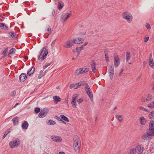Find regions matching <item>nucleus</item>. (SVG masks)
Returning <instances> with one entry per match:
<instances>
[{"label":"nucleus","mask_w":154,"mask_h":154,"mask_svg":"<svg viewBox=\"0 0 154 154\" xmlns=\"http://www.w3.org/2000/svg\"><path fill=\"white\" fill-rule=\"evenodd\" d=\"M40 52V54L38 57V60H41L43 61L47 56L48 53V50L46 48V47L45 46L42 48Z\"/></svg>","instance_id":"obj_1"},{"label":"nucleus","mask_w":154,"mask_h":154,"mask_svg":"<svg viewBox=\"0 0 154 154\" xmlns=\"http://www.w3.org/2000/svg\"><path fill=\"white\" fill-rule=\"evenodd\" d=\"M81 143L79 139L77 136L74 137L73 139V146L76 152H79L80 150Z\"/></svg>","instance_id":"obj_2"},{"label":"nucleus","mask_w":154,"mask_h":154,"mask_svg":"<svg viewBox=\"0 0 154 154\" xmlns=\"http://www.w3.org/2000/svg\"><path fill=\"white\" fill-rule=\"evenodd\" d=\"M122 18L126 20L127 22L130 23L132 21V16L131 13L127 12H124L122 14Z\"/></svg>","instance_id":"obj_3"},{"label":"nucleus","mask_w":154,"mask_h":154,"mask_svg":"<svg viewBox=\"0 0 154 154\" xmlns=\"http://www.w3.org/2000/svg\"><path fill=\"white\" fill-rule=\"evenodd\" d=\"M20 144V140L19 138H16L10 142L9 146L11 148H15L18 147Z\"/></svg>","instance_id":"obj_4"},{"label":"nucleus","mask_w":154,"mask_h":154,"mask_svg":"<svg viewBox=\"0 0 154 154\" xmlns=\"http://www.w3.org/2000/svg\"><path fill=\"white\" fill-rule=\"evenodd\" d=\"M86 85V87H85L86 93L91 101H92L93 100V99L92 91L89 85Z\"/></svg>","instance_id":"obj_5"},{"label":"nucleus","mask_w":154,"mask_h":154,"mask_svg":"<svg viewBox=\"0 0 154 154\" xmlns=\"http://www.w3.org/2000/svg\"><path fill=\"white\" fill-rule=\"evenodd\" d=\"M89 69L88 68H83L76 70L75 72L76 75H79L81 74H84L88 71Z\"/></svg>","instance_id":"obj_6"},{"label":"nucleus","mask_w":154,"mask_h":154,"mask_svg":"<svg viewBox=\"0 0 154 154\" xmlns=\"http://www.w3.org/2000/svg\"><path fill=\"white\" fill-rule=\"evenodd\" d=\"M71 15V13H63L62 14L61 16L60 20L61 21H65L70 17Z\"/></svg>","instance_id":"obj_7"},{"label":"nucleus","mask_w":154,"mask_h":154,"mask_svg":"<svg viewBox=\"0 0 154 154\" xmlns=\"http://www.w3.org/2000/svg\"><path fill=\"white\" fill-rule=\"evenodd\" d=\"M48 111V108H44L41 110L38 116L39 118H43L47 115Z\"/></svg>","instance_id":"obj_8"},{"label":"nucleus","mask_w":154,"mask_h":154,"mask_svg":"<svg viewBox=\"0 0 154 154\" xmlns=\"http://www.w3.org/2000/svg\"><path fill=\"white\" fill-rule=\"evenodd\" d=\"M152 98V95L147 94L142 97V101L143 102H148L151 101Z\"/></svg>","instance_id":"obj_9"},{"label":"nucleus","mask_w":154,"mask_h":154,"mask_svg":"<svg viewBox=\"0 0 154 154\" xmlns=\"http://www.w3.org/2000/svg\"><path fill=\"white\" fill-rule=\"evenodd\" d=\"M108 71L109 78L111 80H112L113 78L114 74V67L113 66H110Z\"/></svg>","instance_id":"obj_10"},{"label":"nucleus","mask_w":154,"mask_h":154,"mask_svg":"<svg viewBox=\"0 0 154 154\" xmlns=\"http://www.w3.org/2000/svg\"><path fill=\"white\" fill-rule=\"evenodd\" d=\"M51 138L53 141L56 142H61L62 140L61 137L58 136L52 135L51 137Z\"/></svg>","instance_id":"obj_11"},{"label":"nucleus","mask_w":154,"mask_h":154,"mask_svg":"<svg viewBox=\"0 0 154 154\" xmlns=\"http://www.w3.org/2000/svg\"><path fill=\"white\" fill-rule=\"evenodd\" d=\"M136 150V153L139 154H143V152L144 149V148L141 145H139L135 148Z\"/></svg>","instance_id":"obj_12"},{"label":"nucleus","mask_w":154,"mask_h":154,"mask_svg":"<svg viewBox=\"0 0 154 154\" xmlns=\"http://www.w3.org/2000/svg\"><path fill=\"white\" fill-rule=\"evenodd\" d=\"M74 45L72 40H70L66 41L64 46L66 48H70Z\"/></svg>","instance_id":"obj_13"},{"label":"nucleus","mask_w":154,"mask_h":154,"mask_svg":"<svg viewBox=\"0 0 154 154\" xmlns=\"http://www.w3.org/2000/svg\"><path fill=\"white\" fill-rule=\"evenodd\" d=\"M74 45L75 44H80L83 43L84 39L81 38H74L72 40Z\"/></svg>","instance_id":"obj_14"},{"label":"nucleus","mask_w":154,"mask_h":154,"mask_svg":"<svg viewBox=\"0 0 154 154\" xmlns=\"http://www.w3.org/2000/svg\"><path fill=\"white\" fill-rule=\"evenodd\" d=\"M114 66L115 68H117L120 63V60L118 57L115 56L114 57Z\"/></svg>","instance_id":"obj_15"},{"label":"nucleus","mask_w":154,"mask_h":154,"mask_svg":"<svg viewBox=\"0 0 154 154\" xmlns=\"http://www.w3.org/2000/svg\"><path fill=\"white\" fill-rule=\"evenodd\" d=\"M27 76L26 73H22L19 77L20 81L21 82H24L26 79Z\"/></svg>","instance_id":"obj_16"},{"label":"nucleus","mask_w":154,"mask_h":154,"mask_svg":"<svg viewBox=\"0 0 154 154\" xmlns=\"http://www.w3.org/2000/svg\"><path fill=\"white\" fill-rule=\"evenodd\" d=\"M35 68L34 66H32L29 69L27 72V74L29 76H30L33 74L35 72Z\"/></svg>","instance_id":"obj_17"},{"label":"nucleus","mask_w":154,"mask_h":154,"mask_svg":"<svg viewBox=\"0 0 154 154\" xmlns=\"http://www.w3.org/2000/svg\"><path fill=\"white\" fill-rule=\"evenodd\" d=\"M91 67L92 72L94 73H95L96 70V64L94 61H92L91 64Z\"/></svg>","instance_id":"obj_18"},{"label":"nucleus","mask_w":154,"mask_h":154,"mask_svg":"<svg viewBox=\"0 0 154 154\" xmlns=\"http://www.w3.org/2000/svg\"><path fill=\"white\" fill-rule=\"evenodd\" d=\"M19 117L17 116L14 117L12 120L15 126H17L19 124Z\"/></svg>","instance_id":"obj_19"},{"label":"nucleus","mask_w":154,"mask_h":154,"mask_svg":"<svg viewBox=\"0 0 154 154\" xmlns=\"http://www.w3.org/2000/svg\"><path fill=\"white\" fill-rule=\"evenodd\" d=\"M149 131L147 133V134H149V135L151 136H154V128H149Z\"/></svg>","instance_id":"obj_20"},{"label":"nucleus","mask_w":154,"mask_h":154,"mask_svg":"<svg viewBox=\"0 0 154 154\" xmlns=\"http://www.w3.org/2000/svg\"><path fill=\"white\" fill-rule=\"evenodd\" d=\"M64 6V3L62 1H59L58 3L57 7L60 11Z\"/></svg>","instance_id":"obj_21"},{"label":"nucleus","mask_w":154,"mask_h":154,"mask_svg":"<svg viewBox=\"0 0 154 154\" xmlns=\"http://www.w3.org/2000/svg\"><path fill=\"white\" fill-rule=\"evenodd\" d=\"M0 27L4 30H8L9 29L8 27L3 23H0Z\"/></svg>","instance_id":"obj_22"},{"label":"nucleus","mask_w":154,"mask_h":154,"mask_svg":"<svg viewBox=\"0 0 154 154\" xmlns=\"http://www.w3.org/2000/svg\"><path fill=\"white\" fill-rule=\"evenodd\" d=\"M116 118L120 122H121L123 120V117L122 115H116L115 116Z\"/></svg>","instance_id":"obj_23"},{"label":"nucleus","mask_w":154,"mask_h":154,"mask_svg":"<svg viewBox=\"0 0 154 154\" xmlns=\"http://www.w3.org/2000/svg\"><path fill=\"white\" fill-rule=\"evenodd\" d=\"M83 48V46H82L80 47H77L76 48V50L77 53V57H78V56L79 55L80 52L81 51H82Z\"/></svg>","instance_id":"obj_24"},{"label":"nucleus","mask_w":154,"mask_h":154,"mask_svg":"<svg viewBox=\"0 0 154 154\" xmlns=\"http://www.w3.org/2000/svg\"><path fill=\"white\" fill-rule=\"evenodd\" d=\"M78 84V87H80L81 86H85V87H86V85H88L87 83H86L85 82H79L76 83V84Z\"/></svg>","instance_id":"obj_25"},{"label":"nucleus","mask_w":154,"mask_h":154,"mask_svg":"<svg viewBox=\"0 0 154 154\" xmlns=\"http://www.w3.org/2000/svg\"><path fill=\"white\" fill-rule=\"evenodd\" d=\"M140 121L141 125H144L146 123V121L145 118L143 117H141L140 118Z\"/></svg>","instance_id":"obj_26"},{"label":"nucleus","mask_w":154,"mask_h":154,"mask_svg":"<svg viewBox=\"0 0 154 154\" xmlns=\"http://www.w3.org/2000/svg\"><path fill=\"white\" fill-rule=\"evenodd\" d=\"M28 126V122L27 121H24L22 125V127L23 129H26Z\"/></svg>","instance_id":"obj_27"},{"label":"nucleus","mask_w":154,"mask_h":154,"mask_svg":"<svg viewBox=\"0 0 154 154\" xmlns=\"http://www.w3.org/2000/svg\"><path fill=\"white\" fill-rule=\"evenodd\" d=\"M60 117L61 119H62V120L64 121L65 122H69V121L68 119L67 118V117L66 116H65L63 115H61L60 116Z\"/></svg>","instance_id":"obj_28"},{"label":"nucleus","mask_w":154,"mask_h":154,"mask_svg":"<svg viewBox=\"0 0 154 154\" xmlns=\"http://www.w3.org/2000/svg\"><path fill=\"white\" fill-rule=\"evenodd\" d=\"M149 136L148 134H144L142 135V139L144 140H146L148 139Z\"/></svg>","instance_id":"obj_29"},{"label":"nucleus","mask_w":154,"mask_h":154,"mask_svg":"<svg viewBox=\"0 0 154 154\" xmlns=\"http://www.w3.org/2000/svg\"><path fill=\"white\" fill-rule=\"evenodd\" d=\"M53 98L54 100L57 102H60L61 100V99L59 97L57 96H54Z\"/></svg>","instance_id":"obj_30"},{"label":"nucleus","mask_w":154,"mask_h":154,"mask_svg":"<svg viewBox=\"0 0 154 154\" xmlns=\"http://www.w3.org/2000/svg\"><path fill=\"white\" fill-rule=\"evenodd\" d=\"M131 57V56L130 54V52L128 51L127 52L126 55V61L127 62H128V60H130Z\"/></svg>","instance_id":"obj_31"},{"label":"nucleus","mask_w":154,"mask_h":154,"mask_svg":"<svg viewBox=\"0 0 154 154\" xmlns=\"http://www.w3.org/2000/svg\"><path fill=\"white\" fill-rule=\"evenodd\" d=\"M47 124L51 125H54L56 124V122L50 119L48 120Z\"/></svg>","instance_id":"obj_32"},{"label":"nucleus","mask_w":154,"mask_h":154,"mask_svg":"<svg viewBox=\"0 0 154 154\" xmlns=\"http://www.w3.org/2000/svg\"><path fill=\"white\" fill-rule=\"evenodd\" d=\"M154 128V121L153 120H151L150 121L149 128Z\"/></svg>","instance_id":"obj_33"},{"label":"nucleus","mask_w":154,"mask_h":154,"mask_svg":"<svg viewBox=\"0 0 154 154\" xmlns=\"http://www.w3.org/2000/svg\"><path fill=\"white\" fill-rule=\"evenodd\" d=\"M149 64L152 68H154V62L153 60V59L149 60Z\"/></svg>","instance_id":"obj_34"},{"label":"nucleus","mask_w":154,"mask_h":154,"mask_svg":"<svg viewBox=\"0 0 154 154\" xmlns=\"http://www.w3.org/2000/svg\"><path fill=\"white\" fill-rule=\"evenodd\" d=\"M45 75V74H44L43 73V71L41 70L40 72V74L38 76V79H41L42 77L44 76Z\"/></svg>","instance_id":"obj_35"},{"label":"nucleus","mask_w":154,"mask_h":154,"mask_svg":"<svg viewBox=\"0 0 154 154\" xmlns=\"http://www.w3.org/2000/svg\"><path fill=\"white\" fill-rule=\"evenodd\" d=\"M9 34L10 35V37H15V35H16V34L15 33V32L14 31H12L10 32L9 33Z\"/></svg>","instance_id":"obj_36"},{"label":"nucleus","mask_w":154,"mask_h":154,"mask_svg":"<svg viewBox=\"0 0 154 154\" xmlns=\"http://www.w3.org/2000/svg\"><path fill=\"white\" fill-rule=\"evenodd\" d=\"M16 51V50L14 48H12L10 50L9 52L8 53V55H11L13 53L14 54H15V53L14 52V51Z\"/></svg>","instance_id":"obj_37"},{"label":"nucleus","mask_w":154,"mask_h":154,"mask_svg":"<svg viewBox=\"0 0 154 154\" xmlns=\"http://www.w3.org/2000/svg\"><path fill=\"white\" fill-rule=\"evenodd\" d=\"M147 106L149 108H154V101L150 103Z\"/></svg>","instance_id":"obj_38"},{"label":"nucleus","mask_w":154,"mask_h":154,"mask_svg":"<svg viewBox=\"0 0 154 154\" xmlns=\"http://www.w3.org/2000/svg\"><path fill=\"white\" fill-rule=\"evenodd\" d=\"M154 117V110L152 111L149 115V119H151Z\"/></svg>","instance_id":"obj_39"},{"label":"nucleus","mask_w":154,"mask_h":154,"mask_svg":"<svg viewBox=\"0 0 154 154\" xmlns=\"http://www.w3.org/2000/svg\"><path fill=\"white\" fill-rule=\"evenodd\" d=\"M135 153H136V152L135 148L131 149L130 150V154H134Z\"/></svg>","instance_id":"obj_40"},{"label":"nucleus","mask_w":154,"mask_h":154,"mask_svg":"<svg viewBox=\"0 0 154 154\" xmlns=\"http://www.w3.org/2000/svg\"><path fill=\"white\" fill-rule=\"evenodd\" d=\"M54 117L57 120L59 121H60L61 122H62L64 124H66V123L64 121H63L62 120V119H61L60 118L58 117V116H55Z\"/></svg>","instance_id":"obj_41"},{"label":"nucleus","mask_w":154,"mask_h":154,"mask_svg":"<svg viewBox=\"0 0 154 154\" xmlns=\"http://www.w3.org/2000/svg\"><path fill=\"white\" fill-rule=\"evenodd\" d=\"M11 129H9L7 131L5 132L2 137V138L3 139L8 134L11 132Z\"/></svg>","instance_id":"obj_42"},{"label":"nucleus","mask_w":154,"mask_h":154,"mask_svg":"<svg viewBox=\"0 0 154 154\" xmlns=\"http://www.w3.org/2000/svg\"><path fill=\"white\" fill-rule=\"evenodd\" d=\"M48 26L49 27L47 29L46 31V33H47L48 35H50L51 33V30L50 27L49 26Z\"/></svg>","instance_id":"obj_43"},{"label":"nucleus","mask_w":154,"mask_h":154,"mask_svg":"<svg viewBox=\"0 0 154 154\" xmlns=\"http://www.w3.org/2000/svg\"><path fill=\"white\" fill-rule=\"evenodd\" d=\"M8 51V48H5L3 51V53H2L4 55V57H6L7 55V53Z\"/></svg>","instance_id":"obj_44"},{"label":"nucleus","mask_w":154,"mask_h":154,"mask_svg":"<svg viewBox=\"0 0 154 154\" xmlns=\"http://www.w3.org/2000/svg\"><path fill=\"white\" fill-rule=\"evenodd\" d=\"M71 104L73 107H76V101L72 100Z\"/></svg>","instance_id":"obj_45"},{"label":"nucleus","mask_w":154,"mask_h":154,"mask_svg":"<svg viewBox=\"0 0 154 154\" xmlns=\"http://www.w3.org/2000/svg\"><path fill=\"white\" fill-rule=\"evenodd\" d=\"M78 95L77 94H74L72 97V100L76 101V98L78 97Z\"/></svg>","instance_id":"obj_46"},{"label":"nucleus","mask_w":154,"mask_h":154,"mask_svg":"<svg viewBox=\"0 0 154 154\" xmlns=\"http://www.w3.org/2000/svg\"><path fill=\"white\" fill-rule=\"evenodd\" d=\"M139 109H140L141 110H142L144 111H146L148 112H149V111H148V110L147 109L142 106H140V107H139Z\"/></svg>","instance_id":"obj_47"},{"label":"nucleus","mask_w":154,"mask_h":154,"mask_svg":"<svg viewBox=\"0 0 154 154\" xmlns=\"http://www.w3.org/2000/svg\"><path fill=\"white\" fill-rule=\"evenodd\" d=\"M40 111V109L39 107L35 108V109L34 111L36 113H38Z\"/></svg>","instance_id":"obj_48"},{"label":"nucleus","mask_w":154,"mask_h":154,"mask_svg":"<svg viewBox=\"0 0 154 154\" xmlns=\"http://www.w3.org/2000/svg\"><path fill=\"white\" fill-rule=\"evenodd\" d=\"M16 94V91H14L11 93L10 95L12 97H14L15 96Z\"/></svg>","instance_id":"obj_49"},{"label":"nucleus","mask_w":154,"mask_h":154,"mask_svg":"<svg viewBox=\"0 0 154 154\" xmlns=\"http://www.w3.org/2000/svg\"><path fill=\"white\" fill-rule=\"evenodd\" d=\"M83 101V99L82 98H80L78 100V102L79 103H80Z\"/></svg>","instance_id":"obj_50"},{"label":"nucleus","mask_w":154,"mask_h":154,"mask_svg":"<svg viewBox=\"0 0 154 154\" xmlns=\"http://www.w3.org/2000/svg\"><path fill=\"white\" fill-rule=\"evenodd\" d=\"M74 88L75 89V84H71L69 86V88L70 89H72V88Z\"/></svg>","instance_id":"obj_51"},{"label":"nucleus","mask_w":154,"mask_h":154,"mask_svg":"<svg viewBox=\"0 0 154 154\" xmlns=\"http://www.w3.org/2000/svg\"><path fill=\"white\" fill-rule=\"evenodd\" d=\"M146 28L148 29H149L150 28V25L148 24V23H147L146 24Z\"/></svg>","instance_id":"obj_52"},{"label":"nucleus","mask_w":154,"mask_h":154,"mask_svg":"<svg viewBox=\"0 0 154 154\" xmlns=\"http://www.w3.org/2000/svg\"><path fill=\"white\" fill-rule=\"evenodd\" d=\"M55 40H54V41H53L51 44V46H52V47H53V46H54V44H55Z\"/></svg>","instance_id":"obj_53"},{"label":"nucleus","mask_w":154,"mask_h":154,"mask_svg":"<svg viewBox=\"0 0 154 154\" xmlns=\"http://www.w3.org/2000/svg\"><path fill=\"white\" fill-rule=\"evenodd\" d=\"M78 84H76V83L75 84V89H77L79 87H78Z\"/></svg>","instance_id":"obj_54"},{"label":"nucleus","mask_w":154,"mask_h":154,"mask_svg":"<svg viewBox=\"0 0 154 154\" xmlns=\"http://www.w3.org/2000/svg\"><path fill=\"white\" fill-rule=\"evenodd\" d=\"M123 71V69H121V71H120V72L119 73V76H121V74H122V72Z\"/></svg>","instance_id":"obj_55"},{"label":"nucleus","mask_w":154,"mask_h":154,"mask_svg":"<svg viewBox=\"0 0 154 154\" xmlns=\"http://www.w3.org/2000/svg\"><path fill=\"white\" fill-rule=\"evenodd\" d=\"M149 38L148 37H146V38H145L144 39V42H146L148 40Z\"/></svg>","instance_id":"obj_56"},{"label":"nucleus","mask_w":154,"mask_h":154,"mask_svg":"<svg viewBox=\"0 0 154 154\" xmlns=\"http://www.w3.org/2000/svg\"><path fill=\"white\" fill-rule=\"evenodd\" d=\"M151 59H153L152 58V54L151 53L150 54V56L149 57V60H151Z\"/></svg>","instance_id":"obj_57"},{"label":"nucleus","mask_w":154,"mask_h":154,"mask_svg":"<svg viewBox=\"0 0 154 154\" xmlns=\"http://www.w3.org/2000/svg\"><path fill=\"white\" fill-rule=\"evenodd\" d=\"M105 59H106V61L107 62H108L109 61V57H106V58H105Z\"/></svg>","instance_id":"obj_58"},{"label":"nucleus","mask_w":154,"mask_h":154,"mask_svg":"<svg viewBox=\"0 0 154 154\" xmlns=\"http://www.w3.org/2000/svg\"><path fill=\"white\" fill-rule=\"evenodd\" d=\"M55 12V10L54 9H53V10L52 11V15L54 16V14Z\"/></svg>","instance_id":"obj_59"},{"label":"nucleus","mask_w":154,"mask_h":154,"mask_svg":"<svg viewBox=\"0 0 154 154\" xmlns=\"http://www.w3.org/2000/svg\"><path fill=\"white\" fill-rule=\"evenodd\" d=\"M20 104V103H17L15 104V105H14V108H15L16 107V106L18 105H19Z\"/></svg>","instance_id":"obj_60"},{"label":"nucleus","mask_w":154,"mask_h":154,"mask_svg":"<svg viewBox=\"0 0 154 154\" xmlns=\"http://www.w3.org/2000/svg\"><path fill=\"white\" fill-rule=\"evenodd\" d=\"M23 58L25 59V60H27L28 59V56H24V57Z\"/></svg>","instance_id":"obj_61"},{"label":"nucleus","mask_w":154,"mask_h":154,"mask_svg":"<svg viewBox=\"0 0 154 154\" xmlns=\"http://www.w3.org/2000/svg\"><path fill=\"white\" fill-rule=\"evenodd\" d=\"M48 65H47L46 64L45 65L43 66V68L44 69H45L47 67H48Z\"/></svg>","instance_id":"obj_62"},{"label":"nucleus","mask_w":154,"mask_h":154,"mask_svg":"<svg viewBox=\"0 0 154 154\" xmlns=\"http://www.w3.org/2000/svg\"><path fill=\"white\" fill-rule=\"evenodd\" d=\"M88 44V42H85L84 44V45L83 46V47L84 46H85L86 45Z\"/></svg>","instance_id":"obj_63"},{"label":"nucleus","mask_w":154,"mask_h":154,"mask_svg":"<svg viewBox=\"0 0 154 154\" xmlns=\"http://www.w3.org/2000/svg\"><path fill=\"white\" fill-rule=\"evenodd\" d=\"M58 154H65L64 152H59Z\"/></svg>","instance_id":"obj_64"}]
</instances>
